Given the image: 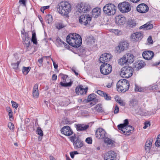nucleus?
<instances>
[{
	"instance_id": "obj_1",
	"label": "nucleus",
	"mask_w": 160,
	"mask_h": 160,
	"mask_svg": "<svg viewBox=\"0 0 160 160\" xmlns=\"http://www.w3.org/2000/svg\"><path fill=\"white\" fill-rule=\"evenodd\" d=\"M66 40L69 45L74 48L79 47L82 43L81 36L76 33L69 34L67 36Z\"/></svg>"
},
{
	"instance_id": "obj_52",
	"label": "nucleus",
	"mask_w": 160,
	"mask_h": 160,
	"mask_svg": "<svg viewBox=\"0 0 160 160\" xmlns=\"http://www.w3.org/2000/svg\"><path fill=\"white\" fill-rule=\"evenodd\" d=\"M117 102L119 104L122 106H124L125 105V103L124 102L123 100H117Z\"/></svg>"
},
{
	"instance_id": "obj_13",
	"label": "nucleus",
	"mask_w": 160,
	"mask_h": 160,
	"mask_svg": "<svg viewBox=\"0 0 160 160\" xmlns=\"http://www.w3.org/2000/svg\"><path fill=\"white\" fill-rule=\"evenodd\" d=\"M91 9L89 5L86 3H81L79 8V12L80 13H85L90 11Z\"/></svg>"
},
{
	"instance_id": "obj_32",
	"label": "nucleus",
	"mask_w": 160,
	"mask_h": 160,
	"mask_svg": "<svg viewBox=\"0 0 160 160\" xmlns=\"http://www.w3.org/2000/svg\"><path fill=\"white\" fill-rule=\"evenodd\" d=\"M45 20L46 22L48 23H51L53 20L52 15L50 14L47 15L45 17Z\"/></svg>"
},
{
	"instance_id": "obj_19",
	"label": "nucleus",
	"mask_w": 160,
	"mask_h": 160,
	"mask_svg": "<svg viewBox=\"0 0 160 160\" xmlns=\"http://www.w3.org/2000/svg\"><path fill=\"white\" fill-rule=\"evenodd\" d=\"M61 132L66 136H70L72 135L73 132L68 126H64L61 130Z\"/></svg>"
},
{
	"instance_id": "obj_2",
	"label": "nucleus",
	"mask_w": 160,
	"mask_h": 160,
	"mask_svg": "<svg viewBox=\"0 0 160 160\" xmlns=\"http://www.w3.org/2000/svg\"><path fill=\"white\" fill-rule=\"evenodd\" d=\"M57 9L62 16H67L71 10V6L68 2L62 1L58 4Z\"/></svg>"
},
{
	"instance_id": "obj_21",
	"label": "nucleus",
	"mask_w": 160,
	"mask_h": 160,
	"mask_svg": "<svg viewBox=\"0 0 160 160\" xmlns=\"http://www.w3.org/2000/svg\"><path fill=\"white\" fill-rule=\"evenodd\" d=\"M88 89L87 87L84 88L82 86H78L76 88L75 92L78 95H82L86 94Z\"/></svg>"
},
{
	"instance_id": "obj_60",
	"label": "nucleus",
	"mask_w": 160,
	"mask_h": 160,
	"mask_svg": "<svg viewBox=\"0 0 160 160\" xmlns=\"http://www.w3.org/2000/svg\"><path fill=\"white\" fill-rule=\"evenodd\" d=\"M75 68L74 67H73L72 69L71 70L72 72L74 73L76 75L78 76V72H77L75 71Z\"/></svg>"
},
{
	"instance_id": "obj_16",
	"label": "nucleus",
	"mask_w": 160,
	"mask_h": 160,
	"mask_svg": "<svg viewBox=\"0 0 160 160\" xmlns=\"http://www.w3.org/2000/svg\"><path fill=\"white\" fill-rule=\"evenodd\" d=\"M116 154L115 152L110 151L106 153L104 156V160H115Z\"/></svg>"
},
{
	"instance_id": "obj_56",
	"label": "nucleus",
	"mask_w": 160,
	"mask_h": 160,
	"mask_svg": "<svg viewBox=\"0 0 160 160\" xmlns=\"http://www.w3.org/2000/svg\"><path fill=\"white\" fill-rule=\"evenodd\" d=\"M148 41L150 44H152L153 43V40L152 39V37L151 36H150L147 39Z\"/></svg>"
},
{
	"instance_id": "obj_61",
	"label": "nucleus",
	"mask_w": 160,
	"mask_h": 160,
	"mask_svg": "<svg viewBox=\"0 0 160 160\" xmlns=\"http://www.w3.org/2000/svg\"><path fill=\"white\" fill-rule=\"evenodd\" d=\"M63 44L64 45L65 47L66 48H67V49H70V47L66 43L64 42V43H63Z\"/></svg>"
},
{
	"instance_id": "obj_45",
	"label": "nucleus",
	"mask_w": 160,
	"mask_h": 160,
	"mask_svg": "<svg viewBox=\"0 0 160 160\" xmlns=\"http://www.w3.org/2000/svg\"><path fill=\"white\" fill-rule=\"evenodd\" d=\"M11 102L12 107L16 109L18 106V104L13 101H12Z\"/></svg>"
},
{
	"instance_id": "obj_62",
	"label": "nucleus",
	"mask_w": 160,
	"mask_h": 160,
	"mask_svg": "<svg viewBox=\"0 0 160 160\" xmlns=\"http://www.w3.org/2000/svg\"><path fill=\"white\" fill-rule=\"evenodd\" d=\"M57 79V76L55 74H54L52 76V79L53 80H56Z\"/></svg>"
},
{
	"instance_id": "obj_9",
	"label": "nucleus",
	"mask_w": 160,
	"mask_h": 160,
	"mask_svg": "<svg viewBox=\"0 0 160 160\" xmlns=\"http://www.w3.org/2000/svg\"><path fill=\"white\" fill-rule=\"evenodd\" d=\"M128 124V120L127 119H126L124 120V123H123L120 124L118 125L117 126L118 129L122 132V133L127 136L130 135V133H131V132L132 130L129 129L128 131H124L123 129H126V127H128L127 125Z\"/></svg>"
},
{
	"instance_id": "obj_55",
	"label": "nucleus",
	"mask_w": 160,
	"mask_h": 160,
	"mask_svg": "<svg viewBox=\"0 0 160 160\" xmlns=\"http://www.w3.org/2000/svg\"><path fill=\"white\" fill-rule=\"evenodd\" d=\"M150 122H145L144 123V126L143 127V128L144 129H146V128L148 127V126H150Z\"/></svg>"
},
{
	"instance_id": "obj_41",
	"label": "nucleus",
	"mask_w": 160,
	"mask_h": 160,
	"mask_svg": "<svg viewBox=\"0 0 160 160\" xmlns=\"http://www.w3.org/2000/svg\"><path fill=\"white\" fill-rule=\"evenodd\" d=\"M155 145L157 147H160V134L157 137V140L155 142Z\"/></svg>"
},
{
	"instance_id": "obj_34",
	"label": "nucleus",
	"mask_w": 160,
	"mask_h": 160,
	"mask_svg": "<svg viewBox=\"0 0 160 160\" xmlns=\"http://www.w3.org/2000/svg\"><path fill=\"white\" fill-rule=\"evenodd\" d=\"M31 68L30 67H26L23 66L22 68V71L24 75H27L31 69Z\"/></svg>"
},
{
	"instance_id": "obj_15",
	"label": "nucleus",
	"mask_w": 160,
	"mask_h": 160,
	"mask_svg": "<svg viewBox=\"0 0 160 160\" xmlns=\"http://www.w3.org/2000/svg\"><path fill=\"white\" fill-rule=\"evenodd\" d=\"M95 135L96 137L99 139H103L107 135L105 130L102 128L98 129L96 131Z\"/></svg>"
},
{
	"instance_id": "obj_25",
	"label": "nucleus",
	"mask_w": 160,
	"mask_h": 160,
	"mask_svg": "<svg viewBox=\"0 0 160 160\" xmlns=\"http://www.w3.org/2000/svg\"><path fill=\"white\" fill-rule=\"evenodd\" d=\"M116 23L118 25H123L125 23V18L120 16H118L116 18Z\"/></svg>"
},
{
	"instance_id": "obj_17",
	"label": "nucleus",
	"mask_w": 160,
	"mask_h": 160,
	"mask_svg": "<svg viewBox=\"0 0 160 160\" xmlns=\"http://www.w3.org/2000/svg\"><path fill=\"white\" fill-rule=\"evenodd\" d=\"M149 10L148 7L145 3H141L138 5L137 8V11L141 13L147 12Z\"/></svg>"
},
{
	"instance_id": "obj_10",
	"label": "nucleus",
	"mask_w": 160,
	"mask_h": 160,
	"mask_svg": "<svg viewBox=\"0 0 160 160\" xmlns=\"http://www.w3.org/2000/svg\"><path fill=\"white\" fill-rule=\"evenodd\" d=\"M92 20V17L89 14H84L79 18V22L82 25L86 26L89 24Z\"/></svg>"
},
{
	"instance_id": "obj_57",
	"label": "nucleus",
	"mask_w": 160,
	"mask_h": 160,
	"mask_svg": "<svg viewBox=\"0 0 160 160\" xmlns=\"http://www.w3.org/2000/svg\"><path fill=\"white\" fill-rule=\"evenodd\" d=\"M26 0H19V3L20 4H22L24 6H26Z\"/></svg>"
},
{
	"instance_id": "obj_3",
	"label": "nucleus",
	"mask_w": 160,
	"mask_h": 160,
	"mask_svg": "<svg viewBox=\"0 0 160 160\" xmlns=\"http://www.w3.org/2000/svg\"><path fill=\"white\" fill-rule=\"evenodd\" d=\"M129 85V81L123 79L119 80L117 82V88L118 92H124L128 90Z\"/></svg>"
},
{
	"instance_id": "obj_6",
	"label": "nucleus",
	"mask_w": 160,
	"mask_h": 160,
	"mask_svg": "<svg viewBox=\"0 0 160 160\" xmlns=\"http://www.w3.org/2000/svg\"><path fill=\"white\" fill-rule=\"evenodd\" d=\"M133 72V68L129 66H127L121 69L120 75L123 78H128L132 76Z\"/></svg>"
},
{
	"instance_id": "obj_50",
	"label": "nucleus",
	"mask_w": 160,
	"mask_h": 160,
	"mask_svg": "<svg viewBox=\"0 0 160 160\" xmlns=\"http://www.w3.org/2000/svg\"><path fill=\"white\" fill-rule=\"evenodd\" d=\"M136 33H133L131 36V38L132 39L133 41L136 42V39H137L136 36Z\"/></svg>"
},
{
	"instance_id": "obj_14",
	"label": "nucleus",
	"mask_w": 160,
	"mask_h": 160,
	"mask_svg": "<svg viewBox=\"0 0 160 160\" xmlns=\"http://www.w3.org/2000/svg\"><path fill=\"white\" fill-rule=\"evenodd\" d=\"M59 76H62L61 78L63 80V82H60V85L62 87H70L72 85L73 83V81H72L68 83H65L66 82V78L68 77V75L61 73L59 74Z\"/></svg>"
},
{
	"instance_id": "obj_33",
	"label": "nucleus",
	"mask_w": 160,
	"mask_h": 160,
	"mask_svg": "<svg viewBox=\"0 0 160 160\" xmlns=\"http://www.w3.org/2000/svg\"><path fill=\"white\" fill-rule=\"evenodd\" d=\"M146 65V64L143 61H140L138 64L135 65L136 67L137 70H139L141 68H143Z\"/></svg>"
},
{
	"instance_id": "obj_40",
	"label": "nucleus",
	"mask_w": 160,
	"mask_h": 160,
	"mask_svg": "<svg viewBox=\"0 0 160 160\" xmlns=\"http://www.w3.org/2000/svg\"><path fill=\"white\" fill-rule=\"evenodd\" d=\"M64 24L61 22H58L56 24V27L57 28L61 29L64 27Z\"/></svg>"
},
{
	"instance_id": "obj_30",
	"label": "nucleus",
	"mask_w": 160,
	"mask_h": 160,
	"mask_svg": "<svg viewBox=\"0 0 160 160\" xmlns=\"http://www.w3.org/2000/svg\"><path fill=\"white\" fill-rule=\"evenodd\" d=\"M87 44H91L95 43V39L92 36L87 37L85 40Z\"/></svg>"
},
{
	"instance_id": "obj_42",
	"label": "nucleus",
	"mask_w": 160,
	"mask_h": 160,
	"mask_svg": "<svg viewBox=\"0 0 160 160\" xmlns=\"http://www.w3.org/2000/svg\"><path fill=\"white\" fill-rule=\"evenodd\" d=\"M135 91L136 92H143L144 90L141 87H139L137 84H135Z\"/></svg>"
},
{
	"instance_id": "obj_37",
	"label": "nucleus",
	"mask_w": 160,
	"mask_h": 160,
	"mask_svg": "<svg viewBox=\"0 0 160 160\" xmlns=\"http://www.w3.org/2000/svg\"><path fill=\"white\" fill-rule=\"evenodd\" d=\"M56 42L58 47H61L62 44L64 43V42L60 38L58 37L56 38Z\"/></svg>"
},
{
	"instance_id": "obj_54",
	"label": "nucleus",
	"mask_w": 160,
	"mask_h": 160,
	"mask_svg": "<svg viewBox=\"0 0 160 160\" xmlns=\"http://www.w3.org/2000/svg\"><path fill=\"white\" fill-rule=\"evenodd\" d=\"M97 93L100 96L103 97L105 92L101 90H98L97 91Z\"/></svg>"
},
{
	"instance_id": "obj_24",
	"label": "nucleus",
	"mask_w": 160,
	"mask_h": 160,
	"mask_svg": "<svg viewBox=\"0 0 160 160\" xmlns=\"http://www.w3.org/2000/svg\"><path fill=\"white\" fill-rule=\"evenodd\" d=\"M137 23L134 19H129L127 22V27L129 28L135 27Z\"/></svg>"
},
{
	"instance_id": "obj_58",
	"label": "nucleus",
	"mask_w": 160,
	"mask_h": 160,
	"mask_svg": "<svg viewBox=\"0 0 160 160\" xmlns=\"http://www.w3.org/2000/svg\"><path fill=\"white\" fill-rule=\"evenodd\" d=\"M147 24H148V23H147L145 24L140 26L139 28V29H141L142 28H143V29H146V30H147Z\"/></svg>"
},
{
	"instance_id": "obj_35",
	"label": "nucleus",
	"mask_w": 160,
	"mask_h": 160,
	"mask_svg": "<svg viewBox=\"0 0 160 160\" xmlns=\"http://www.w3.org/2000/svg\"><path fill=\"white\" fill-rule=\"evenodd\" d=\"M104 139V142L105 143H107L108 144H111L113 143L114 141L111 139L108 138L107 136Z\"/></svg>"
},
{
	"instance_id": "obj_36",
	"label": "nucleus",
	"mask_w": 160,
	"mask_h": 160,
	"mask_svg": "<svg viewBox=\"0 0 160 160\" xmlns=\"http://www.w3.org/2000/svg\"><path fill=\"white\" fill-rule=\"evenodd\" d=\"M136 36L137 39H136V42L138 41L141 40L143 37V34L141 32H136Z\"/></svg>"
},
{
	"instance_id": "obj_53",
	"label": "nucleus",
	"mask_w": 160,
	"mask_h": 160,
	"mask_svg": "<svg viewBox=\"0 0 160 160\" xmlns=\"http://www.w3.org/2000/svg\"><path fill=\"white\" fill-rule=\"evenodd\" d=\"M119 111V108L118 106L116 105L115 107V110L114 111V114H117L118 113Z\"/></svg>"
},
{
	"instance_id": "obj_8",
	"label": "nucleus",
	"mask_w": 160,
	"mask_h": 160,
	"mask_svg": "<svg viewBox=\"0 0 160 160\" xmlns=\"http://www.w3.org/2000/svg\"><path fill=\"white\" fill-rule=\"evenodd\" d=\"M132 6L130 4L126 2L120 3L118 8L120 11L122 13L128 12L130 11Z\"/></svg>"
},
{
	"instance_id": "obj_4",
	"label": "nucleus",
	"mask_w": 160,
	"mask_h": 160,
	"mask_svg": "<svg viewBox=\"0 0 160 160\" xmlns=\"http://www.w3.org/2000/svg\"><path fill=\"white\" fill-rule=\"evenodd\" d=\"M135 57L133 54L128 53L125 54L123 57L118 60V64L121 65L132 63L134 60Z\"/></svg>"
},
{
	"instance_id": "obj_39",
	"label": "nucleus",
	"mask_w": 160,
	"mask_h": 160,
	"mask_svg": "<svg viewBox=\"0 0 160 160\" xmlns=\"http://www.w3.org/2000/svg\"><path fill=\"white\" fill-rule=\"evenodd\" d=\"M95 95L94 94H91L89 95L87 101L88 102H90L91 100H92L95 98Z\"/></svg>"
},
{
	"instance_id": "obj_59",
	"label": "nucleus",
	"mask_w": 160,
	"mask_h": 160,
	"mask_svg": "<svg viewBox=\"0 0 160 160\" xmlns=\"http://www.w3.org/2000/svg\"><path fill=\"white\" fill-rule=\"evenodd\" d=\"M8 115L9 116V118H10V121H12L11 119H13V112H9Z\"/></svg>"
},
{
	"instance_id": "obj_18",
	"label": "nucleus",
	"mask_w": 160,
	"mask_h": 160,
	"mask_svg": "<svg viewBox=\"0 0 160 160\" xmlns=\"http://www.w3.org/2000/svg\"><path fill=\"white\" fill-rule=\"evenodd\" d=\"M112 56L110 54L104 53L102 54L99 58L100 62L103 63H107L106 62L109 61L111 58Z\"/></svg>"
},
{
	"instance_id": "obj_27",
	"label": "nucleus",
	"mask_w": 160,
	"mask_h": 160,
	"mask_svg": "<svg viewBox=\"0 0 160 160\" xmlns=\"http://www.w3.org/2000/svg\"><path fill=\"white\" fill-rule=\"evenodd\" d=\"M38 85L36 84L34 86L32 91L33 96L34 98H38L39 97Z\"/></svg>"
},
{
	"instance_id": "obj_38",
	"label": "nucleus",
	"mask_w": 160,
	"mask_h": 160,
	"mask_svg": "<svg viewBox=\"0 0 160 160\" xmlns=\"http://www.w3.org/2000/svg\"><path fill=\"white\" fill-rule=\"evenodd\" d=\"M95 109L98 112H102L103 111L102 110V108L101 105L100 104H97L95 107Z\"/></svg>"
},
{
	"instance_id": "obj_51",
	"label": "nucleus",
	"mask_w": 160,
	"mask_h": 160,
	"mask_svg": "<svg viewBox=\"0 0 160 160\" xmlns=\"http://www.w3.org/2000/svg\"><path fill=\"white\" fill-rule=\"evenodd\" d=\"M147 30L150 29H152L153 27V25L152 24H150L149 22H147Z\"/></svg>"
},
{
	"instance_id": "obj_28",
	"label": "nucleus",
	"mask_w": 160,
	"mask_h": 160,
	"mask_svg": "<svg viewBox=\"0 0 160 160\" xmlns=\"http://www.w3.org/2000/svg\"><path fill=\"white\" fill-rule=\"evenodd\" d=\"M152 140L150 139L147 140L145 144V148L147 152H149L152 145Z\"/></svg>"
},
{
	"instance_id": "obj_31",
	"label": "nucleus",
	"mask_w": 160,
	"mask_h": 160,
	"mask_svg": "<svg viewBox=\"0 0 160 160\" xmlns=\"http://www.w3.org/2000/svg\"><path fill=\"white\" fill-rule=\"evenodd\" d=\"M31 41L33 42L34 44H35V45H37L38 44V42L37 41L36 32L34 30L32 31Z\"/></svg>"
},
{
	"instance_id": "obj_46",
	"label": "nucleus",
	"mask_w": 160,
	"mask_h": 160,
	"mask_svg": "<svg viewBox=\"0 0 160 160\" xmlns=\"http://www.w3.org/2000/svg\"><path fill=\"white\" fill-rule=\"evenodd\" d=\"M8 126L9 129L11 130H13L14 128V124L12 122H9L8 124Z\"/></svg>"
},
{
	"instance_id": "obj_7",
	"label": "nucleus",
	"mask_w": 160,
	"mask_h": 160,
	"mask_svg": "<svg viewBox=\"0 0 160 160\" xmlns=\"http://www.w3.org/2000/svg\"><path fill=\"white\" fill-rule=\"evenodd\" d=\"M71 141L73 142V146L75 149L79 148L83 145V142L79 138L78 136L75 134L69 137Z\"/></svg>"
},
{
	"instance_id": "obj_29",
	"label": "nucleus",
	"mask_w": 160,
	"mask_h": 160,
	"mask_svg": "<svg viewBox=\"0 0 160 160\" xmlns=\"http://www.w3.org/2000/svg\"><path fill=\"white\" fill-rule=\"evenodd\" d=\"M89 126L88 125H84L78 124L76 125L77 130L78 131H84L88 129Z\"/></svg>"
},
{
	"instance_id": "obj_48",
	"label": "nucleus",
	"mask_w": 160,
	"mask_h": 160,
	"mask_svg": "<svg viewBox=\"0 0 160 160\" xmlns=\"http://www.w3.org/2000/svg\"><path fill=\"white\" fill-rule=\"evenodd\" d=\"M85 141L88 144H91L92 143V139L91 137H88L86 138Z\"/></svg>"
},
{
	"instance_id": "obj_5",
	"label": "nucleus",
	"mask_w": 160,
	"mask_h": 160,
	"mask_svg": "<svg viewBox=\"0 0 160 160\" xmlns=\"http://www.w3.org/2000/svg\"><path fill=\"white\" fill-rule=\"evenodd\" d=\"M116 7L112 3L106 4L103 8L104 12L108 16L114 15L116 12Z\"/></svg>"
},
{
	"instance_id": "obj_44",
	"label": "nucleus",
	"mask_w": 160,
	"mask_h": 160,
	"mask_svg": "<svg viewBox=\"0 0 160 160\" xmlns=\"http://www.w3.org/2000/svg\"><path fill=\"white\" fill-rule=\"evenodd\" d=\"M103 97L105 99V100H111V96L105 92L104 93Z\"/></svg>"
},
{
	"instance_id": "obj_43",
	"label": "nucleus",
	"mask_w": 160,
	"mask_h": 160,
	"mask_svg": "<svg viewBox=\"0 0 160 160\" xmlns=\"http://www.w3.org/2000/svg\"><path fill=\"white\" fill-rule=\"evenodd\" d=\"M36 132L40 136H43V132L42 130H41V128L40 127H38L37 128Z\"/></svg>"
},
{
	"instance_id": "obj_47",
	"label": "nucleus",
	"mask_w": 160,
	"mask_h": 160,
	"mask_svg": "<svg viewBox=\"0 0 160 160\" xmlns=\"http://www.w3.org/2000/svg\"><path fill=\"white\" fill-rule=\"evenodd\" d=\"M50 7L49 6H43L41 7L40 10L43 13H44V10L48 9Z\"/></svg>"
},
{
	"instance_id": "obj_26",
	"label": "nucleus",
	"mask_w": 160,
	"mask_h": 160,
	"mask_svg": "<svg viewBox=\"0 0 160 160\" xmlns=\"http://www.w3.org/2000/svg\"><path fill=\"white\" fill-rule=\"evenodd\" d=\"M101 9L100 8H96L92 9V16L94 18H97L101 14Z\"/></svg>"
},
{
	"instance_id": "obj_23",
	"label": "nucleus",
	"mask_w": 160,
	"mask_h": 160,
	"mask_svg": "<svg viewBox=\"0 0 160 160\" xmlns=\"http://www.w3.org/2000/svg\"><path fill=\"white\" fill-rule=\"evenodd\" d=\"M17 60V59L16 58L14 57L12 59L11 61V65L12 68V69H14V71L16 72L18 70V66L20 62V61H17L16 62H15Z\"/></svg>"
},
{
	"instance_id": "obj_64",
	"label": "nucleus",
	"mask_w": 160,
	"mask_h": 160,
	"mask_svg": "<svg viewBox=\"0 0 160 160\" xmlns=\"http://www.w3.org/2000/svg\"><path fill=\"white\" fill-rule=\"evenodd\" d=\"M6 111L8 112H12V109L9 107H7L6 108Z\"/></svg>"
},
{
	"instance_id": "obj_63",
	"label": "nucleus",
	"mask_w": 160,
	"mask_h": 160,
	"mask_svg": "<svg viewBox=\"0 0 160 160\" xmlns=\"http://www.w3.org/2000/svg\"><path fill=\"white\" fill-rule=\"evenodd\" d=\"M26 45V48L27 51H28L29 50V49H28V48L30 45V43H25Z\"/></svg>"
},
{
	"instance_id": "obj_20",
	"label": "nucleus",
	"mask_w": 160,
	"mask_h": 160,
	"mask_svg": "<svg viewBox=\"0 0 160 160\" xmlns=\"http://www.w3.org/2000/svg\"><path fill=\"white\" fill-rule=\"evenodd\" d=\"M142 56L144 59L149 60H151L154 56L153 52L151 51H144L142 53Z\"/></svg>"
},
{
	"instance_id": "obj_49",
	"label": "nucleus",
	"mask_w": 160,
	"mask_h": 160,
	"mask_svg": "<svg viewBox=\"0 0 160 160\" xmlns=\"http://www.w3.org/2000/svg\"><path fill=\"white\" fill-rule=\"evenodd\" d=\"M85 48L83 47H81L79 48L78 52L82 54H84L85 53Z\"/></svg>"
},
{
	"instance_id": "obj_11",
	"label": "nucleus",
	"mask_w": 160,
	"mask_h": 160,
	"mask_svg": "<svg viewBox=\"0 0 160 160\" xmlns=\"http://www.w3.org/2000/svg\"><path fill=\"white\" fill-rule=\"evenodd\" d=\"M100 71L103 75H108L112 71V67L109 64L102 63L100 66Z\"/></svg>"
},
{
	"instance_id": "obj_12",
	"label": "nucleus",
	"mask_w": 160,
	"mask_h": 160,
	"mask_svg": "<svg viewBox=\"0 0 160 160\" xmlns=\"http://www.w3.org/2000/svg\"><path fill=\"white\" fill-rule=\"evenodd\" d=\"M129 45V43L126 41L120 42L118 45L116 47V50L119 53L127 50Z\"/></svg>"
},
{
	"instance_id": "obj_22",
	"label": "nucleus",
	"mask_w": 160,
	"mask_h": 160,
	"mask_svg": "<svg viewBox=\"0 0 160 160\" xmlns=\"http://www.w3.org/2000/svg\"><path fill=\"white\" fill-rule=\"evenodd\" d=\"M129 105L130 108L132 110H136L139 107L138 100L135 98L131 99L129 102Z\"/></svg>"
}]
</instances>
